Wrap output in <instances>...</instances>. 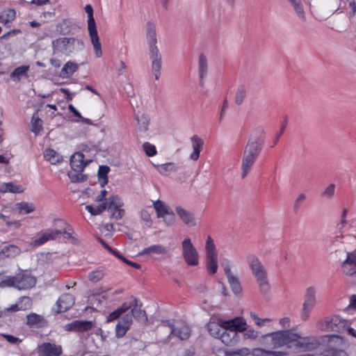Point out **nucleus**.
<instances>
[{"mask_svg": "<svg viewBox=\"0 0 356 356\" xmlns=\"http://www.w3.org/2000/svg\"><path fill=\"white\" fill-rule=\"evenodd\" d=\"M234 321L223 320L219 318L217 321H210L207 325V330L209 334L216 339H219L220 334L225 327H230L236 326Z\"/></svg>", "mask_w": 356, "mask_h": 356, "instance_id": "obj_16", "label": "nucleus"}, {"mask_svg": "<svg viewBox=\"0 0 356 356\" xmlns=\"http://www.w3.org/2000/svg\"><path fill=\"white\" fill-rule=\"evenodd\" d=\"M130 307L127 303H124L121 307L109 314L107 317V321L111 322L118 318L122 314L125 313Z\"/></svg>", "mask_w": 356, "mask_h": 356, "instance_id": "obj_43", "label": "nucleus"}, {"mask_svg": "<svg viewBox=\"0 0 356 356\" xmlns=\"http://www.w3.org/2000/svg\"><path fill=\"white\" fill-rule=\"evenodd\" d=\"M246 96V90L244 86H240L236 93L235 103L238 105H241Z\"/></svg>", "mask_w": 356, "mask_h": 356, "instance_id": "obj_50", "label": "nucleus"}, {"mask_svg": "<svg viewBox=\"0 0 356 356\" xmlns=\"http://www.w3.org/2000/svg\"><path fill=\"white\" fill-rule=\"evenodd\" d=\"M69 178L72 182H83L87 179V176L82 174V172L73 170L68 173Z\"/></svg>", "mask_w": 356, "mask_h": 356, "instance_id": "obj_47", "label": "nucleus"}, {"mask_svg": "<svg viewBox=\"0 0 356 356\" xmlns=\"http://www.w3.org/2000/svg\"><path fill=\"white\" fill-rule=\"evenodd\" d=\"M161 326L169 327L170 328V334L179 338L181 341L187 340L191 334L190 326L182 321H176L170 323L169 321H163Z\"/></svg>", "mask_w": 356, "mask_h": 356, "instance_id": "obj_12", "label": "nucleus"}, {"mask_svg": "<svg viewBox=\"0 0 356 356\" xmlns=\"http://www.w3.org/2000/svg\"><path fill=\"white\" fill-rule=\"evenodd\" d=\"M59 56H53L49 60V62L52 66L56 68H59L61 66L62 60L58 58Z\"/></svg>", "mask_w": 356, "mask_h": 356, "instance_id": "obj_61", "label": "nucleus"}, {"mask_svg": "<svg viewBox=\"0 0 356 356\" xmlns=\"http://www.w3.org/2000/svg\"><path fill=\"white\" fill-rule=\"evenodd\" d=\"M245 331L244 337L245 339H255L259 337V332L254 329L245 330Z\"/></svg>", "mask_w": 356, "mask_h": 356, "instance_id": "obj_57", "label": "nucleus"}, {"mask_svg": "<svg viewBox=\"0 0 356 356\" xmlns=\"http://www.w3.org/2000/svg\"><path fill=\"white\" fill-rule=\"evenodd\" d=\"M221 266L222 267L225 274L226 276H228L229 275L233 274L232 272V261L227 259V258H222L220 261Z\"/></svg>", "mask_w": 356, "mask_h": 356, "instance_id": "obj_52", "label": "nucleus"}, {"mask_svg": "<svg viewBox=\"0 0 356 356\" xmlns=\"http://www.w3.org/2000/svg\"><path fill=\"white\" fill-rule=\"evenodd\" d=\"M107 208V202H103L99 206L94 207L91 205L86 206V209L92 216H97L102 213Z\"/></svg>", "mask_w": 356, "mask_h": 356, "instance_id": "obj_46", "label": "nucleus"}, {"mask_svg": "<svg viewBox=\"0 0 356 356\" xmlns=\"http://www.w3.org/2000/svg\"><path fill=\"white\" fill-rule=\"evenodd\" d=\"M129 305V308H131V313L123 316L116 325L115 332L118 337H122L127 333L132 324L133 318L140 322H145L147 320L145 312L141 309V305L138 304L136 298H134Z\"/></svg>", "mask_w": 356, "mask_h": 356, "instance_id": "obj_4", "label": "nucleus"}, {"mask_svg": "<svg viewBox=\"0 0 356 356\" xmlns=\"http://www.w3.org/2000/svg\"><path fill=\"white\" fill-rule=\"evenodd\" d=\"M32 306V300L30 298L24 296L20 298L17 302V307L21 311H25L31 309Z\"/></svg>", "mask_w": 356, "mask_h": 356, "instance_id": "obj_45", "label": "nucleus"}, {"mask_svg": "<svg viewBox=\"0 0 356 356\" xmlns=\"http://www.w3.org/2000/svg\"><path fill=\"white\" fill-rule=\"evenodd\" d=\"M205 249L207 269L209 274L213 275L218 270V254L214 241L210 236H207Z\"/></svg>", "mask_w": 356, "mask_h": 356, "instance_id": "obj_10", "label": "nucleus"}, {"mask_svg": "<svg viewBox=\"0 0 356 356\" xmlns=\"http://www.w3.org/2000/svg\"><path fill=\"white\" fill-rule=\"evenodd\" d=\"M52 55L56 56H70L81 51L83 42L74 37H60L51 41Z\"/></svg>", "mask_w": 356, "mask_h": 356, "instance_id": "obj_5", "label": "nucleus"}, {"mask_svg": "<svg viewBox=\"0 0 356 356\" xmlns=\"http://www.w3.org/2000/svg\"><path fill=\"white\" fill-rule=\"evenodd\" d=\"M229 321H234L236 326L225 327L219 339L227 346H234L240 340L238 332H244L246 330V322L243 318H234Z\"/></svg>", "mask_w": 356, "mask_h": 356, "instance_id": "obj_8", "label": "nucleus"}, {"mask_svg": "<svg viewBox=\"0 0 356 356\" xmlns=\"http://www.w3.org/2000/svg\"><path fill=\"white\" fill-rule=\"evenodd\" d=\"M279 323L284 330L289 329L290 327V318L289 317H284L280 319Z\"/></svg>", "mask_w": 356, "mask_h": 356, "instance_id": "obj_63", "label": "nucleus"}, {"mask_svg": "<svg viewBox=\"0 0 356 356\" xmlns=\"http://www.w3.org/2000/svg\"><path fill=\"white\" fill-rule=\"evenodd\" d=\"M110 171V168L107 165H100L98 170V179L99 184L104 187L108 183L107 175Z\"/></svg>", "mask_w": 356, "mask_h": 356, "instance_id": "obj_42", "label": "nucleus"}, {"mask_svg": "<svg viewBox=\"0 0 356 356\" xmlns=\"http://www.w3.org/2000/svg\"><path fill=\"white\" fill-rule=\"evenodd\" d=\"M3 337L10 343L16 344L21 341V340L10 334H3Z\"/></svg>", "mask_w": 356, "mask_h": 356, "instance_id": "obj_64", "label": "nucleus"}, {"mask_svg": "<svg viewBox=\"0 0 356 356\" xmlns=\"http://www.w3.org/2000/svg\"><path fill=\"white\" fill-rule=\"evenodd\" d=\"M44 159L51 164H56L61 161V156L54 149H47L44 152Z\"/></svg>", "mask_w": 356, "mask_h": 356, "instance_id": "obj_38", "label": "nucleus"}, {"mask_svg": "<svg viewBox=\"0 0 356 356\" xmlns=\"http://www.w3.org/2000/svg\"><path fill=\"white\" fill-rule=\"evenodd\" d=\"M346 325L347 322L345 319L339 316H332L318 321L316 326L322 331L339 332L346 328Z\"/></svg>", "mask_w": 356, "mask_h": 356, "instance_id": "obj_11", "label": "nucleus"}, {"mask_svg": "<svg viewBox=\"0 0 356 356\" xmlns=\"http://www.w3.org/2000/svg\"><path fill=\"white\" fill-rule=\"evenodd\" d=\"M175 213L184 225L188 227H195L197 225V218L195 214L181 205L175 207Z\"/></svg>", "mask_w": 356, "mask_h": 356, "instance_id": "obj_18", "label": "nucleus"}, {"mask_svg": "<svg viewBox=\"0 0 356 356\" xmlns=\"http://www.w3.org/2000/svg\"><path fill=\"white\" fill-rule=\"evenodd\" d=\"M143 147L148 156H155L157 153L156 147L148 142L144 143L143 145Z\"/></svg>", "mask_w": 356, "mask_h": 356, "instance_id": "obj_54", "label": "nucleus"}, {"mask_svg": "<svg viewBox=\"0 0 356 356\" xmlns=\"http://www.w3.org/2000/svg\"><path fill=\"white\" fill-rule=\"evenodd\" d=\"M182 257L189 266H195L199 264V254L191 239L186 236L181 242Z\"/></svg>", "mask_w": 356, "mask_h": 356, "instance_id": "obj_13", "label": "nucleus"}, {"mask_svg": "<svg viewBox=\"0 0 356 356\" xmlns=\"http://www.w3.org/2000/svg\"><path fill=\"white\" fill-rule=\"evenodd\" d=\"M323 356H348L347 353L344 350L333 348H326L323 351Z\"/></svg>", "mask_w": 356, "mask_h": 356, "instance_id": "obj_49", "label": "nucleus"}, {"mask_svg": "<svg viewBox=\"0 0 356 356\" xmlns=\"http://www.w3.org/2000/svg\"><path fill=\"white\" fill-rule=\"evenodd\" d=\"M254 356H286V353L283 351H273L264 348H256L253 350Z\"/></svg>", "mask_w": 356, "mask_h": 356, "instance_id": "obj_40", "label": "nucleus"}, {"mask_svg": "<svg viewBox=\"0 0 356 356\" xmlns=\"http://www.w3.org/2000/svg\"><path fill=\"white\" fill-rule=\"evenodd\" d=\"M122 205V200L117 195H112L108 198L106 209L111 213V218L119 220L123 217L124 210L121 209Z\"/></svg>", "mask_w": 356, "mask_h": 356, "instance_id": "obj_17", "label": "nucleus"}, {"mask_svg": "<svg viewBox=\"0 0 356 356\" xmlns=\"http://www.w3.org/2000/svg\"><path fill=\"white\" fill-rule=\"evenodd\" d=\"M16 207L20 214H29L35 210L34 204L27 202H21L16 204Z\"/></svg>", "mask_w": 356, "mask_h": 356, "instance_id": "obj_41", "label": "nucleus"}, {"mask_svg": "<svg viewBox=\"0 0 356 356\" xmlns=\"http://www.w3.org/2000/svg\"><path fill=\"white\" fill-rule=\"evenodd\" d=\"M250 350L248 348H241L233 350L227 351L228 356H247L250 354Z\"/></svg>", "mask_w": 356, "mask_h": 356, "instance_id": "obj_51", "label": "nucleus"}, {"mask_svg": "<svg viewBox=\"0 0 356 356\" xmlns=\"http://www.w3.org/2000/svg\"><path fill=\"white\" fill-rule=\"evenodd\" d=\"M20 33H21V30L20 29H13L11 31L6 33L3 35H1V39H7V38H8L10 37H13V36L17 35V34H19Z\"/></svg>", "mask_w": 356, "mask_h": 356, "instance_id": "obj_62", "label": "nucleus"}, {"mask_svg": "<svg viewBox=\"0 0 356 356\" xmlns=\"http://www.w3.org/2000/svg\"><path fill=\"white\" fill-rule=\"evenodd\" d=\"M191 141L192 143L193 152L190 154V159L193 161H197L203 149L204 141L197 135L193 136L191 138Z\"/></svg>", "mask_w": 356, "mask_h": 356, "instance_id": "obj_25", "label": "nucleus"}, {"mask_svg": "<svg viewBox=\"0 0 356 356\" xmlns=\"http://www.w3.org/2000/svg\"><path fill=\"white\" fill-rule=\"evenodd\" d=\"M37 282V279L31 272L21 270L15 275H4L1 278L0 287H13L19 291L33 289Z\"/></svg>", "mask_w": 356, "mask_h": 356, "instance_id": "obj_3", "label": "nucleus"}, {"mask_svg": "<svg viewBox=\"0 0 356 356\" xmlns=\"http://www.w3.org/2000/svg\"><path fill=\"white\" fill-rule=\"evenodd\" d=\"M94 326L91 321L76 320L65 326V330L70 332H83L90 330Z\"/></svg>", "mask_w": 356, "mask_h": 356, "instance_id": "obj_21", "label": "nucleus"}, {"mask_svg": "<svg viewBox=\"0 0 356 356\" xmlns=\"http://www.w3.org/2000/svg\"><path fill=\"white\" fill-rule=\"evenodd\" d=\"M168 253V248L163 245L156 244L150 245L147 248H144L139 252V255H149L159 254L165 255Z\"/></svg>", "mask_w": 356, "mask_h": 356, "instance_id": "obj_27", "label": "nucleus"}, {"mask_svg": "<svg viewBox=\"0 0 356 356\" xmlns=\"http://www.w3.org/2000/svg\"><path fill=\"white\" fill-rule=\"evenodd\" d=\"M85 10L88 15V30L90 41L93 46L96 56L99 58L102 56V44L99 42V38L97 34L96 24L93 17L92 7L89 4L86 5Z\"/></svg>", "mask_w": 356, "mask_h": 356, "instance_id": "obj_9", "label": "nucleus"}, {"mask_svg": "<svg viewBox=\"0 0 356 356\" xmlns=\"http://www.w3.org/2000/svg\"><path fill=\"white\" fill-rule=\"evenodd\" d=\"M153 213V211L151 207H147L145 209H143L140 211V218L142 220H143L147 227H151L152 225V214Z\"/></svg>", "mask_w": 356, "mask_h": 356, "instance_id": "obj_44", "label": "nucleus"}, {"mask_svg": "<svg viewBox=\"0 0 356 356\" xmlns=\"http://www.w3.org/2000/svg\"><path fill=\"white\" fill-rule=\"evenodd\" d=\"M20 252L21 250L17 245H6L3 247L0 251V259H3L6 257H15L19 255Z\"/></svg>", "mask_w": 356, "mask_h": 356, "instance_id": "obj_31", "label": "nucleus"}, {"mask_svg": "<svg viewBox=\"0 0 356 356\" xmlns=\"http://www.w3.org/2000/svg\"><path fill=\"white\" fill-rule=\"evenodd\" d=\"M42 129V121L38 117L37 113H35L32 118L30 124V130L35 134H38Z\"/></svg>", "mask_w": 356, "mask_h": 356, "instance_id": "obj_39", "label": "nucleus"}, {"mask_svg": "<svg viewBox=\"0 0 356 356\" xmlns=\"http://www.w3.org/2000/svg\"><path fill=\"white\" fill-rule=\"evenodd\" d=\"M26 324L30 326L40 327L43 325L44 318L35 313H31L26 316Z\"/></svg>", "mask_w": 356, "mask_h": 356, "instance_id": "obj_37", "label": "nucleus"}, {"mask_svg": "<svg viewBox=\"0 0 356 356\" xmlns=\"http://www.w3.org/2000/svg\"><path fill=\"white\" fill-rule=\"evenodd\" d=\"M74 304V298L70 293H65L60 296L56 302V312H65L70 309Z\"/></svg>", "mask_w": 356, "mask_h": 356, "instance_id": "obj_24", "label": "nucleus"}, {"mask_svg": "<svg viewBox=\"0 0 356 356\" xmlns=\"http://www.w3.org/2000/svg\"><path fill=\"white\" fill-rule=\"evenodd\" d=\"M306 195L304 193H300L295 200L294 209L297 210L300 207V204L305 200Z\"/></svg>", "mask_w": 356, "mask_h": 356, "instance_id": "obj_60", "label": "nucleus"}, {"mask_svg": "<svg viewBox=\"0 0 356 356\" xmlns=\"http://www.w3.org/2000/svg\"><path fill=\"white\" fill-rule=\"evenodd\" d=\"M78 70V65L74 62L68 61L63 67L60 72V76L68 78Z\"/></svg>", "mask_w": 356, "mask_h": 356, "instance_id": "obj_35", "label": "nucleus"}, {"mask_svg": "<svg viewBox=\"0 0 356 356\" xmlns=\"http://www.w3.org/2000/svg\"><path fill=\"white\" fill-rule=\"evenodd\" d=\"M246 259L249 268L259 285L260 291L263 293H268L270 289V285L265 267L259 259L254 254H250L247 255Z\"/></svg>", "mask_w": 356, "mask_h": 356, "instance_id": "obj_6", "label": "nucleus"}, {"mask_svg": "<svg viewBox=\"0 0 356 356\" xmlns=\"http://www.w3.org/2000/svg\"><path fill=\"white\" fill-rule=\"evenodd\" d=\"M8 184L10 186L8 187V192L13 193H20L24 191V188L21 185H16L12 182H8Z\"/></svg>", "mask_w": 356, "mask_h": 356, "instance_id": "obj_56", "label": "nucleus"}, {"mask_svg": "<svg viewBox=\"0 0 356 356\" xmlns=\"http://www.w3.org/2000/svg\"><path fill=\"white\" fill-rule=\"evenodd\" d=\"M62 233L60 230L47 229L38 234L37 237L33 241L32 245L35 247L40 246L49 241L56 239Z\"/></svg>", "mask_w": 356, "mask_h": 356, "instance_id": "obj_20", "label": "nucleus"}, {"mask_svg": "<svg viewBox=\"0 0 356 356\" xmlns=\"http://www.w3.org/2000/svg\"><path fill=\"white\" fill-rule=\"evenodd\" d=\"M16 12L14 9L4 10L0 15V23L6 27H10V24L15 19Z\"/></svg>", "mask_w": 356, "mask_h": 356, "instance_id": "obj_33", "label": "nucleus"}, {"mask_svg": "<svg viewBox=\"0 0 356 356\" xmlns=\"http://www.w3.org/2000/svg\"><path fill=\"white\" fill-rule=\"evenodd\" d=\"M136 120L137 121V131L141 133L147 132L150 122L149 117L144 113H137Z\"/></svg>", "mask_w": 356, "mask_h": 356, "instance_id": "obj_29", "label": "nucleus"}, {"mask_svg": "<svg viewBox=\"0 0 356 356\" xmlns=\"http://www.w3.org/2000/svg\"><path fill=\"white\" fill-rule=\"evenodd\" d=\"M262 149V145L259 141H249L246 145L242 158L241 177L245 178L253 166Z\"/></svg>", "mask_w": 356, "mask_h": 356, "instance_id": "obj_7", "label": "nucleus"}, {"mask_svg": "<svg viewBox=\"0 0 356 356\" xmlns=\"http://www.w3.org/2000/svg\"><path fill=\"white\" fill-rule=\"evenodd\" d=\"M39 356H60L63 348L60 345L51 342H44L38 348Z\"/></svg>", "mask_w": 356, "mask_h": 356, "instance_id": "obj_19", "label": "nucleus"}, {"mask_svg": "<svg viewBox=\"0 0 356 356\" xmlns=\"http://www.w3.org/2000/svg\"><path fill=\"white\" fill-rule=\"evenodd\" d=\"M145 39L148 47V54L151 60V67L155 80L161 75L162 56L157 46V34L155 23L149 20L145 24Z\"/></svg>", "mask_w": 356, "mask_h": 356, "instance_id": "obj_1", "label": "nucleus"}, {"mask_svg": "<svg viewBox=\"0 0 356 356\" xmlns=\"http://www.w3.org/2000/svg\"><path fill=\"white\" fill-rule=\"evenodd\" d=\"M227 282L234 294H239L242 291L240 281L238 277L234 273L227 276Z\"/></svg>", "mask_w": 356, "mask_h": 356, "instance_id": "obj_36", "label": "nucleus"}, {"mask_svg": "<svg viewBox=\"0 0 356 356\" xmlns=\"http://www.w3.org/2000/svg\"><path fill=\"white\" fill-rule=\"evenodd\" d=\"M335 185L330 184L323 192L322 195L327 198H332L334 195Z\"/></svg>", "mask_w": 356, "mask_h": 356, "instance_id": "obj_55", "label": "nucleus"}, {"mask_svg": "<svg viewBox=\"0 0 356 356\" xmlns=\"http://www.w3.org/2000/svg\"><path fill=\"white\" fill-rule=\"evenodd\" d=\"M157 171L163 176H169L171 173L177 171V166L175 163L169 162L163 164H153Z\"/></svg>", "mask_w": 356, "mask_h": 356, "instance_id": "obj_28", "label": "nucleus"}, {"mask_svg": "<svg viewBox=\"0 0 356 356\" xmlns=\"http://www.w3.org/2000/svg\"><path fill=\"white\" fill-rule=\"evenodd\" d=\"M316 304V290L314 286L306 289L304 302L301 310V318L307 321Z\"/></svg>", "mask_w": 356, "mask_h": 356, "instance_id": "obj_14", "label": "nucleus"}, {"mask_svg": "<svg viewBox=\"0 0 356 356\" xmlns=\"http://www.w3.org/2000/svg\"><path fill=\"white\" fill-rule=\"evenodd\" d=\"M250 317L254 323L259 327L264 326L266 323L271 321L270 318H260L255 312H250Z\"/></svg>", "mask_w": 356, "mask_h": 356, "instance_id": "obj_53", "label": "nucleus"}, {"mask_svg": "<svg viewBox=\"0 0 356 356\" xmlns=\"http://www.w3.org/2000/svg\"><path fill=\"white\" fill-rule=\"evenodd\" d=\"M293 6L298 18L302 22L306 21V13L301 0H288Z\"/></svg>", "mask_w": 356, "mask_h": 356, "instance_id": "obj_34", "label": "nucleus"}, {"mask_svg": "<svg viewBox=\"0 0 356 356\" xmlns=\"http://www.w3.org/2000/svg\"><path fill=\"white\" fill-rule=\"evenodd\" d=\"M296 337L294 328L277 330L262 335L261 343L271 349L291 348Z\"/></svg>", "mask_w": 356, "mask_h": 356, "instance_id": "obj_2", "label": "nucleus"}, {"mask_svg": "<svg viewBox=\"0 0 356 356\" xmlns=\"http://www.w3.org/2000/svg\"><path fill=\"white\" fill-rule=\"evenodd\" d=\"M295 340L292 341V346H294L298 351H310L316 349L318 345V341L312 336L302 337L295 331Z\"/></svg>", "mask_w": 356, "mask_h": 356, "instance_id": "obj_15", "label": "nucleus"}, {"mask_svg": "<svg viewBox=\"0 0 356 356\" xmlns=\"http://www.w3.org/2000/svg\"><path fill=\"white\" fill-rule=\"evenodd\" d=\"M116 257L123 261L127 264L132 266L133 268L136 269H140L141 268V266L136 262H133L130 260L127 259L125 257H124L122 255H121L120 253L118 254H116Z\"/></svg>", "mask_w": 356, "mask_h": 356, "instance_id": "obj_58", "label": "nucleus"}, {"mask_svg": "<svg viewBox=\"0 0 356 356\" xmlns=\"http://www.w3.org/2000/svg\"><path fill=\"white\" fill-rule=\"evenodd\" d=\"M90 162V160L84 159V155L81 152H76L70 158V165L74 171L83 172Z\"/></svg>", "mask_w": 356, "mask_h": 356, "instance_id": "obj_22", "label": "nucleus"}, {"mask_svg": "<svg viewBox=\"0 0 356 356\" xmlns=\"http://www.w3.org/2000/svg\"><path fill=\"white\" fill-rule=\"evenodd\" d=\"M208 74V61L206 56L201 54L198 59V74L200 77V85L203 86L204 84V79Z\"/></svg>", "mask_w": 356, "mask_h": 356, "instance_id": "obj_26", "label": "nucleus"}, {"mask_svg": "<svg viewBox=\"0 0 356 356\" xmlns=\"http://www.w3.org/2000/svg\"><path fill=\"white\" fill-rule=\"evenodd\" d=\"M341 268L347 275H353L356 273V252L347 254V257L343 262Z\"/></svg>", "mask_w": 356, "mask_h": 356, "instance_id": "obj_23", "label": "nucleus"}, {"mask_svg": "<svg viewBox=\"0 0 356 356\" xmlns=\"http://www.w3.org/2000/svg\"><path fill=\"white\" fill-rule=\"evenodd\" d=\"M104 276V273L102 269H97L92 271L88 275V280L94 283L100 281Z\"/></svg>", "mask_w": 356, "mask_h": 356, "instance_id": "obj_48", "label": "nucleus"}, {"mask_svg": "<svg viewBox=\"0 0 356 356\" xmlns=\"http://www.w3.org/2000/svg\"><path fill=\"white\" fill-rule=\"evenodd\" d=\"M153 206L156 211V216L159 218H164V216L172 213L170 208L163 202L159 200L154 201Z\"/></svg>", "mask_w": 356, "mask_h": 356, "instance_id": "obj_30", "label": "nucleus"}, {"mask_svg": "<svg viewBox=\"0 0 356 356\" xmlns=\"http://www.w3.org/2000/svg\"><path fill=\"white\" fill-rule=\"evenodd\" d=\"M227 108H228V102L227 100H225L223 102V104L220 108V113H219V118H218L219 123H221L222 122Z\"/></svg>", "mask_w": 356, "mask_h": 356, "instance_id": "obj_59", "label": "nucleus"}, {"mask_svg": "<svg viewBox=\"0 0 356 356\" xmlns=\"http://www.w3.org/2000/svg\"><path fill=\"white\" fill-rule=\"evenodd\" d=\"M29 65H21L15 68L10 74V79L15 82H19L22 77L28 76Z\"/></svg>", "mask_w": 356, "mask_h": 356, "instance_id": "obj_32", "label": "nucleus"}]
</instances>
